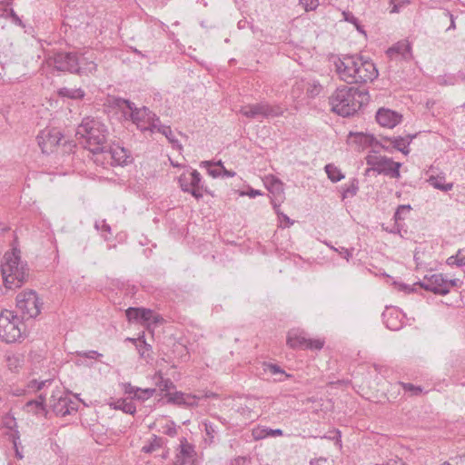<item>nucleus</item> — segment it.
I'll return each instance as SVG.
<instances>
[{"label": "nucleus", "instance_id": "obj_62", "mask_svg": "<svg viewBox=\"0 0 465 465\" xmlns=\"http://www.w3.org/2000/svg\"><path fill=\"white\" fill-rule=\"evenodd\" d=\"M245 461L246 460L244 458L238 457L231 462V465H244Z\"/></svg>", "mask_w": 465, "mask_h": 465}, {"label": "nucleus", "instance_id": "obj_41", "mask_svg": "<svg viewBox=\"0 0 465 465\" xmlns=\"http://www.w3.org/2000/svg\"><path fill=\"white\" fill-rule=\"evenodd\" d=\"M401 387L406 392H409L411 395H419L422 392V388L420 386H415L412 383H405L401 382Z\"/></svg>", "mask_w": 465, "mask_h": 465}, {"label": "nucleus", "instance_id": "obj_51", "mask_svg": "<svg viewBox=\"0 0 465 465\" xmlns=\"http://www.w3.org/2000/svg\"><path fill=\"white\" fill-rule=\"evenodd\" d=\"M262 432H265V433L263 435L258 436V438H262V437H266V436L275 437V436L282 435V430L281 429H275V430L266 429V430H263Z\"/></svg>", "mask_w": 465, "mask_h": 465}, {"label": "nucleus", "instance_id": "obj_59", "mask_svg": "<svg viewBox=\"0 0 465 465\" xmlns=\"http://www.w3.org/2000/svg\"><path fill=\"white\" fill-rule=\"evenodd\" d=\"M281 223L284 222L285 223V227H290L291 225L293 224V221H292L286 214H284L283 213H281L280 216H278Z\"/></svg>", "mask_w": 465, "mask_h": 465}, {"label": "nucleus", "instance_id": "obj_58", "mask_svg": "<svg viewBox=\"0 0 465 465\" xmlns=\"http://www.w3.org/2000/svg\"><path fill=\"white\" fill-rule=\"evenodd\" d=\"M82 356L88 358V359H95L99 356H102L98 351H88L85 352L81 353Z\"/></svg>", "mask_w": 465, "mask_h": 465}, {"label": "nucleus", "instance_id": "obj_26", "mask_svg": "<svg viewBox=\"0 0 465 465\" xmlns=\"http://www.w3.org/2000/svg\"><path fill=\"white\" fill-rule=\"evenodd\" d=\"M325 172L328 178L333 183H337L344 178V175L341 170L332 163H328L325 165Z\"/></svg>", "mask_w": 465, "mask_h": 465}, {"label": "nucleus", "instance_id": "obj_53", "mask_svg": "<svg viewBox=\"0 0 465 465\" xmlns=\"http://www.w3.org/2000/svg\"><path fill=\"white\" fill-rule=\"evenodd\" d=\"M94 227L97 230H102L109 234L111 233V227L105 223V221L96 222Z\"/></svg>", "mask_w": 465, "mask_h": 465}, {"label": "nucleus", "instance_id": "obj_32", "mask_svg": "<svg viewBox=\"0 0 465 465\" xmlns=\"http://www.w3.org/2000/svg\"><path fill=\"white\" fill-rule=\"evenodd\" d=\"M262 368H263V371L264 372H269L271 373L272 375H281V376H284V378H289L291 377L290 374H287L280 366H278L277 364H272V363H266L264 362L262 364Z\"/></svg>", "mask_w": 465, "mask_h": 465}, {"label": "nucleus", "instance_id": "obj_28", "mask_svg": "<svg viewBox=\"0 0 465 465\" xmlns=\"http://www.w3.org/2000/svg\"><path fill=\"white\" fill-rule=\"evenodd\" d=\"M24 411L28 413L38 415L45 411V406H42L41 401H35L31 400L25 404Z\"/></svg>", "mask_w": 465, "mask_h": 465}, {"label": "nucleus", "instance_id": "obj_18", "mask_svg": "<svg viewBox=\"0 0 465 465\" xmlns=\"http://www.w3.org/2000/svg\"><path fill=\"white\" fill-rule=\"evenodd\" d=\"M100 153L104 154V160H111V164L116 165H124L127 163L129 155L125 148L114 145L107 146L104 149V151L100 152Z\"/></svg>", "mask_w": 465, "mask_h": 465}, {"label": "nucleus", "instance_id": "obj_30", "mask_svg": "<svg viewBox=\"0 0 465 465\" xmlns=\"http://www.w3.org/2000/svg\"><path fill=\"white\" fill-rule=\"evenodd\" d=\"M171 400L178 404L193 405L195 403V397L182 392H176Z\"/></svg>", "mask_w": 465, "mask_h": 465}, {"label": "nucleus", "instance_id": "obj_3", "mask_svg": "<svg viewBox=\"0 0 465 465\" xmlns=\"http://www.w3.org/2000/svg\"><path fill=\"white\" fill-rule=\"evenodd\" d=\"M108 131L104 123L94 117H84L77 126L75 137L84 148L94 154L106 147Z\"/></svg>", "mask_w": 465, "mask_h": 465}, {"label": "nucleus", "instance_id": "obj_10", "mask_svg": "<svg viewBox=\"0 0 465 465\" xmlns=\"http://www.w3.org/2000/svg\"><path fill=\"white\" fill-rule=\"evenodd\" d=\"M50 407L57 416H65L78 408L76 401L63 390L54 391L50 398Z\"/></svg>", "mask_w": 465, "mask_h": 465}, {"label": "nucleus", "instance_id": "obj_6", "mask_svg": "<svg viewBox=\"0 0 465 465\" xmlns=\"http://www.w3.org/2000/svg\"><path fill=\"white\" fill-rule=\"evenodd\" d=\"M25 332L23 319L13 311L5 310L0 314V339L12 343L18 341Z\"/></svg>", "mask_w": 465, "mask_h": 465}, {"label": "nucleus", "instance_id": "obj_34", "mask_svg": "<svg viewBox=\"0 0 465 465\" xmlns=\"http://www.w3.org/2000/svg\"><path fill=\"white\" fill-rule=\"evenodd\" d=\"M437 82L440 85H455L459 84L457 73L456 74H444L439 75Z\"/></svg>", "mask_w": 465, "mask_h": 465}, {"label": "nucleus", "instance_id": "obj_14", "mask_svg": "<svg viewBox=\"0 0 465 465\" xmlns=\"http://www.w3.org/2000/svg\"><path fill=\"white\" fill-rule=\"evenodd\" d=\"M421 288L426 291L432 292L436 294L445 295L450 292V282H446V279L442 274H432L430 277H425L422 282H419Z\"/></svg>", "mask_w": 465, "mask_h": 465}, {"label": "nucleus", "instance_id": "obj_45", "mask_svg": "<svg viewBox=\"0 0 465 465\" xmlns=\"http://www.w3.org/2000/svg\"><path fill=\"white\" fill-rule=\"evenodd\" d=\"M305 11H314L319 6V0H299Z\"/></svg>", "mask_w": 465, "mask_h": 465}, {"label": "nucleus", "instance_id": "obj_33", "mask_svg": "<svg viewBox=\"0 0 465 465\" xmlns=\"http://www.w3.org/2000/svg\"><path fill=\"white\" fill-rule=\"evenodd\" d=\"M163 443V439L161 437H157L153 435L152 441H150L148 444L144 445L142 448V451L145 453H151L157 449L161 448Z\"/></svg>", "mask_w": 465, "mask_h": 465}, {"label": "nucleus", "instance_id": "obj_64", "mask_svg": "<svg viewBox=\"0 0 465 465\" xmlns=\"http://www.w3.org/2000/svg\"><path fill=\"white\" fill-rule=\"evenodd\" d=\"M460 254V266H465V253H463L462 250H459Z\"/></svg>", "mask_w": 465, "mask_h": 465}, {"label": "nucleus", "instance_id": "obj_38", "mask_svg": "<svg viewBox=\"0 0 465 465\" xmlns=\"http://www.w3.org/2000/svg\"><path fill=\"white\" fill-rule=\"evenodd\" d=\"M135 393L134 399L140 400V401H145L151 398L154 392L156 391L155 389H141L138 388V391Z\"/></svg>", "mask_w": 465, "mask_h": 465}, {"label": "nucleus", "instance_id": "obj_54", "mask_svg": "<svg viewBox=\"0 0 465 465\" xmlns=\"http://www.w3.org/2000/svg\"><path fill=\"white\" fill-rule=\"evenodd\" d=\"M163 432L171 437H173L177 434V430L173 424L171 422L170 424H166Z\"/></svg>", "mask_w": 465, "mask_h": 465}, {"label": "nucleus", "instance_id": "obj_31", "mask_svg": "<svg viewBox=\"0 0 465 465\" xmlns=\"http://www.w3.org/2000/svg\"><path fill=\"white\" fill-rule=\"evenodd\" d=\"M321 91L322 85L318 82L307 80L306 99L314 98L320 94Z\"/></svg>", "mask_w": 465, "mask_h": 465}, {"label": "nucleus", "instance_id": "obj_37", "mask_svg": "<svg viewBox=\"0 0 465 465\" xmlns=\"http://www.w3.org/2000/svg\"><path fill=\"white\" fill-rule=\"evenodd\" d=\"M201 166L205 167L208 173L213 178L222 177L223 175V171H219L218 167L213 166L212 161H203L201 163Z\"/></svg>", "mask_w": 465, "mask_h": 465}, {"label": "nucleus", "instance_id": "obj_19", "mask_svg": "<svg viewBox=\"0 0 465 465\" xmlns=\"http://www.w3.org/2000/svg\"><path fill=\"white\" fill-rule=\"evenodd\" d=\"M97 71V64L92 52H85L80 56L77 54V69L75 74L79 75L93 74Z\"/></svg>", "mask_w": 465, "mask_h": 465}, {"label": "nucleus", "instance_id": "obj_27", "mask_svg": "<svg viewBox=\"0 0 465 465\" xmlns=\"http://www.w3.org/2000/svg\"><path fill=\"white\" fill-rule=\"evenodd\" d=\"M155 132L163 134L173 146L178 144V140L175 138L169 125L161 124V122L157 123Z\"/></svg>", "mask_w": 465, "mask_h": 465}, {"label": "nucleus", "instance_id": "obj_9", "mask_svg": "<svg viewBox=\"0 0 465 465\" xmlns=\"http://www.w3.org/2000/svg\"><path fill=\"white\" fill-rule=\"evenodd\" d=\"M239 113L247 118L261 119L280 116L283 114V109L279 105L261 102L242 106Z\"/></svg>", "mask_w": 465, "mask_h": 465}, {"label": "nucleus", "instance_id": "obj_57", "mask_svg": "<svg viewBox=\"0 0 465 465\" xmlns=\"http://www.w3.org/2000/svg\"><path fill=\"white\" fill-rule=\"evenodd\" d=\"M11 431H12L11 438L13 440L14 448H16V444H18V440L20 439V432L17 430V428L14 429Z\"/></svg>", "mask_w": 465, "mask_h": 465}, {"label": "nucleus", "instance_id": "obj_23", "mask_svg": "<svg viewBox=\"0 0 465 465\" xmlns=\"http://www.w3.org/2000/svg\"><path fill=\"white\" fill-rule=\"evenodd\" d=\"M428 183L434 187L435 189L440 190L442 192H449L453 188L452 183H445L444 176H430L428 179Z\"/></svg>", "mask_w": 465, "mask_h": 465}, {"label": "nucleus", "instance_id": "obj_46", "mask_svg": "<svg viewBox=\"0 0 465 465\" xmlns=\"http://www.w3.org/2000/svg\"><path fill=\"white\" fill-rule=\"evenodd\" d=\"M128 321H135L140 322L139 308L130 307L125 312Z\"/></svg>", "mask_w": 465, "mask_h": 465}, {"label": "nucleus", "instance_id": "obj_25", "mask_svg": "<svg viewBox=\"0 0 465 465\" xmlns=\"http://www.w3.org/2000/svg\"><path fill=\"white\" fill-rule=\"evenodd\" d=\"M57 93L61 97L71 99H81L84 96V92L81 88L62 87Z\"/></svg>", "mask_w": 465, "mask_h": 465}, {"label": "nucleus", "instance_id": "obj_24", "mask_svg": "<svg viewBox=\"0 0 465 465\" xmlns=\"http://www.w3.org/2000/svg\"><path fill=\"white\" fill-rule=\"evenodd\" d=\"M139 314L141 323H149L151 322L158 323L163 321L160 315L154 314L150 309L139 308Z\"/></svg>", "mask_w": 465, "mask_h": 465}, {"label": "nucleus", "instance_id": "obj_48", "mask_svg": "<svg viewBox=\"0 0 465 465\" xmlns=\"http://www.w3.org/2000/svg\"><path fill=\"white\" fill-rule=\"evenodd\" d=\"M46 383L50 384L51 381L45 380L42 381H37L36 380H33L30 381L28 387L32 390L40 391L46 385Z\"/></svg>", "mask_w": 465, "mask_h": 465}, {"label": "nucleus", "instance_id": "obj_44", "mask_svg": "<svg viewBox=\"0 0 465 465\" xmlns=\"http://www.w3.org/2000/svg\"><path fill=\"white\" fill-rule=\"evenodd\" d=\"M307 344H306V348L305 349H309V350H321L323 345H324V341L322 340H320V339H310L308 338V341H307Z\"/></svg>", "mask_w": 465, "mask_h": 465}, {"label": "nucleus", "instance_id": "obj_1", "mask_svg": "<svg viewBox=\"0 0 465 465\" xmlns=\"http://www.w3.org/2000/svg\"><path fill=\"white\" fill-rule=\"evenodd\" d=\"M340 79L348 84H365L378 77V70L371 60L360 55H343L334 62Z\"/></svg>", "mask_w": 465, "mask_h": 465}, {"label": "nucleus", "instance_id": "obj_12", "mask_svg": "<svg viewBox=\"0 0 465 465\" xmlns=\"http://www.w3.org/2000/svg\"><path fill=\"white\" fill-rule=\"evenodd\" d=\"M201 180L200 173L193 170L181 174L178 182L182 191L190 193L194 198L200 199L203 197V186L200 185Z\"/></svg>", "mask_w": 465, "mask_h": 465}, {"label": "nucleus", "instance_id": "obj_17", "mask_svg": "<svg viewBox=\"0 0 465 465\" xmlns=\"http://www.w3.org/2000/svg\"><path fill=\"white\" fill-rule=\"evenodd\" d=\"M377 123L385 128L392 129L402 121V115L387 108H380L376 113Z\"/></svg>", "mask_w": 465, "mask_h": 465}, {"label": "nucleus", "instance_id": "obj_22", "mask_svg": "<svg viewBox=\"0 0 465 465\" xmlns=\"http://www.w3.org/2000/svg\"><path fill=\"white\" fill-rule=\"evenodd\" d=\"M308 338L302 332H289L287 344L292 349H305Z\"/></svg>", "mask_w": 465, "mask_h": 465}, {"label": "nucleus", "instance_id": "obj_52", "mask_svg": "<svg viewBox=\"0 0 465 465\" xmlns=\"http://www.w3.org/2000/svg\"><path fill=\"white\" fill-rule=\"evenodd\" d=\"M123 387H124V393L133 395V398L134 399L135 393L137 392L136 391H138V387H134L131 383H128V382L124 383Z\"/></svg>", "mask_w": 465, "mask_h": 465}, {"label": "nucleus", "instance_id": "obj_42", "mask_svg": "<svg viewBox=\"0 0 465 465\" xmlns=\"http://www.w3.org/2000/svg\"><path fill=\"white\" fill-rule=\"evenodd\" d=\"M237 412L242 415L246 420H253L257 417V414L253 413L252 409L247 405L238 407Z\"/></svg>", "mask_w": 465, "mask_h": 465}, {"label": "nucleus", "instance_id": "obj_50", "mask_svg": "<svg viewBox=\"0 0 465 465\" xmlns=\"http://www.w3.org/2000/svg\"><path fill=\"white\" fill-rule=\"evenodd\" d=\"M331 249H333L335 252H337L341 256L345 258L347 261L352 255V250H349L345 247L334 248L331 246Z\"/></svg>", "mask_w": 465, "mask_h": 465}, {"label": "nucleus", "instance_id": "obj_7", "mask_svg": "<svg viewBox=\"0 0 465 465\" xmlns=\"http://www.w3.org/2000/svg\"><path fill=\"white\" fill-rule=\"evenodd\" d=\"M42 305L41 299L33 290L24 291L16 296V310L21 313L19 317L23 320L37 317L41 312Z\"/></svg>", "mask_w": 465, "mask_h": 465}, {"label": "nucleus", "instance_id": "obj_29", "mask_svg": "<svg viewBox=\"0 0 465 465\" xmlns=\"http://www.w3.org/2000/svg\"><path fill=\"white\" fill-rule=\"evenodd\" d=\"M115 409L121 410L125 413L134 415L136 411V407L132 401L119 400L115 403Z\"/></svg>", "mask_w": 465, "mask_h": 465}, {"label": "nucleus", "instance_id": "obj_11", "mask_svg": "<svg viewBox=\"0 0 465 465\" xmlns=\"http://www.w3.org/2000/svg\"><path fill=\"white\" fill-rule=\"evenodd\" d=\"M49 64H53L58 71H67L75 74L77 69V54L72 52H54L47 58Z\"/></svg>", "mask_w": 465, "mask_h": 465}, {"label": "nucleus", "instance_id": "obj_8", "mask_svg": "<svg viewBox=\"0 0 465 465\" xmlns=\"http://www.w3.org/2000/svg\"><path fill=\"white\" fill-rule=\"evenodd\" d=\"M366 163L370 166L367 172H376L379 174H383L391 178H400L401 163L394 162L391 158L378 155L369 154L366 157Z\"/></svg>", "mask_w": 465, "mask_h": 465}, {"label": "nucleus", "instance_id": "obj_56", "mask_svg": "<svg viewBox=\"0 0 465 465\" xmlns=\"http://www.w3.org/2000/svg\"><path fill=\"white\" fill-rule=\"evenodd\" d=\"M460 254H459V252H458L456 255H452V256L448 258L447 263L449 265H457V266L460 267Z\"/></svg>", "mask_w": 465, "mask_h": 465}, {"label": "nucleus", "instance_id": "obj_20", "mask_svg": "<svg viewBox=\"0 0 465 465\" xmlns=\"http://www.w3.org/2000/svg\"><path fill=\"white\" fill-rule=\"evenodd\" d=\"M386 53L391 59L410 60L411 58V47L407 40L399 41L390 47Z\"/></svg>", "mask_w": 465, "mask_h": 465}, {"label": "nucleus", "instance_id": "obj_55", "mask_svg": "<svg viewBox=\"0 0 465 465\" xmlns=\"http://www.w3.org/2000/svg\"><path fill=\"white\" fill-rule=\"evenodd\" d=\"M10 17L14 24L25 27V25L23 21L20 19V17L14 12V10H10Z\"/></svg>", "mask_w": 465, "mask_h": 465}, {"label": "nucleus", "instance_id": "obj_2", "mask_svg": "<svg viewBox=\"0 0 465 465\" xmlns=\"http://www.w3.org/2000/svg\"><path fill=\"white\" fill-rule=\"evenodd\" d=\"M370 96L366 90L356 87L342 86L330 96L329 104L331 111L343 117L350 116L358 112L369 102Z\"/></svg>", "mask_w": 465, "mask_h": 465}, {"label": "nucleus", "instance_id": "obj_61", "mask_svg": "<svg viewBox=\"0 0 465 465\" xmlns=\"http://www.w3.org/2000/svg\"><path fill=\"white\" fill-rule=\"evenodd\" d=\"M445 14H446V15H448L450 18V25L448 27L447 31L451 30V29H455L456 25H455V21H454L453 15L450 14L449 11H446Z\"/></svg>", "mask_w": 465, "mask_h": 465}, {"label": "nucleus", "instance_id": "obj_49", "mask_svg": "<svg viewBox=\"0 0 465 465\" xmlns=\"http://www.w3.org/2000/svg\"><path fill=\"white\" fill-rule=\"evenodd\" d=\"M137 341L139 342V344H136V346L138 348V351L141 356H143L145 351H149L151 349V346L145 342L143 336L142 338L140 337L137 340Z\"/></svg>", "mask_w": 465, "mask_h": 465}, {"label": "nucleus", "instance_id": "obj_5", "mask_svg": "<svg viewBox=\"0 0 465 465\" xmlns=\"http://www.w3.org/2000/svg\"><path fill=\"white\" fill-rule=\"evenodd\" d=\"M117 105L124 111V115L129 114L132 122L142 131L154 133L160 118L149 108L143 106L137 108L135 104L125 99L117 100Z\"/></svg>", "mask_w": 465, "mask_h": 465}, {"label": "nucleus", "instance_id": "obj_60", "mask_svg": "<svg viewBox=\"0 0 465 465\" xmlns=\"http://www.w3.org/2000/svg\"><path fill=\"white\" fill-rule=\"evenodd\" d=\"M343 14H344V15H345V20H346V21H348V22H350V23H352V24H354L355 25H357V23H358V19H357L354 15H351V14H346V13H343ZM357 28L359 29V26H357Z\"/></svg>", "mask_w": 465, "mask_h": 465}, {"label": "nucleus", "instance_id": "obj_15", "mask_svg": "<svg viewBox=\"0 0 465 465\" xmlns=\"http://www.w3.org/2000/svg\"><path fill=\"white\" fill-rule=\"evenodd\" d=\"M196 452L194 447L185 438L181 439L173 465H195Z\"/></svg>", "mask_w": 465, "mask_h": 465}, {"label": "nucleus", "instance_id": "obj_47", "mask_svg": "<svg viewBox=\"0 0 465 465\" xmlns=\"http://www.w3.org/2000/svg\"><path fill=\"white\" fill-rule=\"evenodd\" d=\"M156 384L163 391H168L173 387V382L169 379H164L163 377H160Z\"/></svg>", "mask_w": 465, "mask_h": 465}, {"label": "nucleus", "instance_id": "obj_36", "mask_svg": "<svg viewBox=\"0 0 465 465\" xmlns=\"http://www.w3.org/2000/svg\"><path fill=\"white\" fill-rule=\"evenodd\" d=\"M269 190L273 195L282 197L283 195V183L273 178L270 183Z\"/></svg>", "mask_w": 465, "mask_h": 465}, {"label": "nucleus", "instance_id": "obj_43", "mask_svg": "<svg viewBox=\"0 0 465 465\" xmlns=\"http://www.w3.org/2000/svg\"><path fill=\"white\" fill-rule=\"evenodd\" d=\"M203 426H204L206 434L210 438V440L213 441L218 433L217 427L214 424H213L212 422H204Z\"/></svg>", "mask_w": 465, "mask_h": 465}, {"label": "nucleus", "instance_id": "obj_21", "mask_svg": "<svg viewBox=\"0 0 465 465\" xmlns=\"http://www.w3.org/2000/svg\"><path fill=\"white\" fill-rule=\"evenodd\" d=\"M307 80L302 78H295L292 84L291 96L298 104L302 103L306 99Z\"/></svg>", "mask_w": 465, "mask_h": 465}, {"label": "nucleus", "instance_id": "obj_13", "mask_svg": "<svg viewBox=\"0 0 465 465\" xmlns=\"http://www.w3.org/2000/svg\"><path fill=\"white\" fill-rule=\"evenodd\" d=\"M63 135L57 129H45L36 137L39 147L44 153H49L59 144Z\"/></svg>", "mask_w": 465, "mask_h": 465}, {"label": "nucleus", "instance_id": "obj_63", "mask_svg": "<svg viewBox=\"0 0 465 465\" xmlns=\"http://www.w3.org/2000/svg\"><path fill=\"white\" fill-rule=\"evenodd\" d=\"M457 77L459 84H465V72L464 71H459L457 72Z\"/></svg>", "mask_w": 465, "mask_h": 465}, {"label": "nucleus", "instance_id": "obj_39", "mask_svg": "<svg viewBox=\"0 0 465 465\" xmlns=\"http://www.w3.org/2000/svg\"><path fill=\"white\" fill-rule=\"evenodd\" d=\"M411 210V207L410 204H402V205H400L395 213H394V219L396 222L398 221H401V220H403L405 215L408 214L410 213V211Z\"/></svg>", "mask_w": 465, "mask_h": 465}, {"label": "nucleus", "instance_id": "obj_4", "mask_svg": "<svg viewBox=\"0 0 465 465\" xmlns=\"http://www.w3.org/2000/svg\"><path fill=\"white\" fill-rule=\"evenodd\" d=\"M1 273L7 289L19 288L27 279V263L21 260L20 251L16 248L5 253L1 264Z\"/></svg>", "mask_w": 465, "mask_h": 465}, {"label": "nucleus", "instance_id": "obj_40", "mask_svg": "<svg viewBox=\"0 0 465 465\" xmlns=\"http://www.w3.org/2000/svg\"><path fill=\"white\" fill-rule=\"evenodd\" d=\"M3 426L10 430L17 428V422L15 418L10 413L5 414L3 417Z\"/></svg>", "mask_w": 465, "mask_h": 465}, {"label": "nucleus", "instance_id": "obj_35", "mask_svg": "<svg viewBox=\"0 0 465 465\" xmlns=\"http://www.w3.org/2000/svg\"><path fill=\"white\" fill-rule=\"evenodd\" d=\"M359 190L358 181L356 179H352L349 184H345L342 193V198L352 197L356 195Z\"/></svg>", "mask_w": 465, "mask_h": 465}, {"label": "nucleus", "instance_id": "obj_16", "mask_svg": "<svg viewBox=\"0 0 465 465\" xmlns=\"http://www.w3.org/2000/svg\"><path fill=\"white\" fill-rule=\"evenodd\" d=\"M416 134H407L405 136H393V137H381L380 142H377L384 150L390 151V146L386 144L387 142L392 145V148L401 152L404 155L410 153L409 145Z\"/></svg>", "mask_w": 465, "mask_h": 465}]
</instances>
